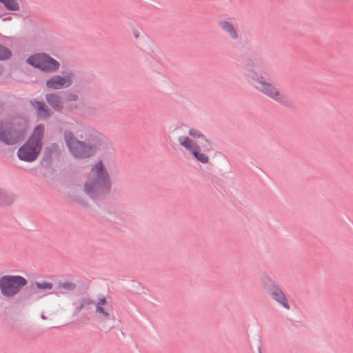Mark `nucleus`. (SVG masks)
<instances>
[{
    "label": "nucleus",
    "mask_w": 353,
    "mask_h": 353,
    "mask_svg": "<svg viewBox=\"0 0 353 353\" xmlns=\"http://www.w3.org/2000/svg\"><path fill=\"white\" fill-rule=\"evenodd\" d=\"M74 137L71 131H65L64 139L70 152L77 159H87L107 145L108 139L92 128H84Z\"/></svg>",
    "instance_id": "nucleus-1"
},
{
    "label": "nucleus",
    "mask_w": 353,
    "mask_h": 353,
    "mask_svg": "<svg viewBox=\"0 0 353 353\" xmlns=\"http://www.w3.org/2000/svg\"><path fill=\"white\" fill-rule=\"evenodd\" d=\"M92 175L84 184L85 193L94 203L99 204L111 193V177L102 161H99L90 170Z\"/></svg>",
    "instance_id": "nucleus-2"
},
{
    "label": "nucleus",
    "mask_w": 353,
    "mask_h": 353,
    "mask_svg": "<svg viewBox=\"0 0 353 353\" xmlns=\"http://www.w3.org/2000/svg\"><path fill=\"white\" fill-rule=\"evenodd\" d=\"M268 76L269 74L264 71L259 74L252 69L247 70V77L259 84V86L256 87L259 91L280 105L285 108H292L293 101L285 94L281 93L274 84L267 81Z\"/></svg>",
    "instance_id": "nucleus-3"
},
{
    "label": "nucleus",
    "mask_w": 353,
    "mask_h": 353,
    "mask_svg": "<svg viewBox=\"0 0 353 353\" xmlns=\"http://www.w3.org/2000/svg\"><path fill=\"white\" fill-rule=\"evenodd\" d=\"M27 122L22 117H16L8 121H0V142L7 145H13L22 141L27 132Z\"/></svg>",
    "instance_id": "nucleus-4"
},
{
    "label": "nucleus",
    "mask_w": 353,
    "mask_h": 353,
    "mask_svg": "<svg viewBox=\"0 0 353 353\" xmlns=\"http://www.w3.org/2000/svg\"><path fill=\"white\" fill-rule=\"evenodd\" d=\"M28 284V280L21 275H3L0 277V292L6 298L18 294Z\"/></svg>",
    "instance_id": "nucleus-5"
},
{
    "label": "nucleus",
    "mask_w": 353,
    "mask_h": 353,
    "mask_svg": "<svg viewBox=\"0 0 353 353\" xmlns=\"http://www.w3.org/2000/svg\"><path fill=\"white\" fill-rule=\"evenodd\" d=\"M26 61L34 68L46 73L56 72L60 68V63L58 61L44 52L31 55Z\"/></svg>",
    "instance_id": "nucleus-6"
},
{
    "label": "nucleus",
    "mask_w": 353,
    "mask_h": 353,
    "mask_svg": "<svg viewBox=\"0 0 353 353\" xmlns=\"http://www.w3.org/2000/svg\"><path fill=\"white\" fill-rule=\"evenodd\" d=\"M63 77L54 75L46 82V86L51 90H60L70 87L73 83L74 74L72 70L62 72Z\"/></svg>",
    "instance_id": "nucleus-7"
},
{
    "label": "nucleus",
    "mask_w": 353,
    "mask_h": 353,
    "mask_svg": "<svg viewBox=\"0 0 353 353\" xmlns=\"http://www.w3.org/2000/svg\"><path fill=\"white\" fill-rule=\"evenodd\" d=\"M42 148L26 141L17 150L18 158L23 161L32 163L37 159Z\"/></svg>",
    "instance_id": "nucleus-8"
},
{
    "label": "nucleus",
    "mask_w": 353,
    "mask_h": 353,
    "mask_svg": "<svg viewBox=\"0 0 353 353\" xmlns=\"http://www.w3.org/2000/svg\"><path fill=\"white\" fill-rule=\"evenodd\" d=\"M178 141L180 145L188 150L198 161L202 163H208L209 162L208 157L203 153H201L200 146L193 143L190 138L181 136L178 138Z\"/></svg>",
    "instance_id": "nucleus-9"
},
{
    "label": "nucleus",
    "mask_w": 353,
    "mask_h": 353,
    "mask_svg": "<svg viewBox=\"0 0 353 353\" xmlns=\"http://www.w3.org/2000/svg\"><path fill=\"white\" fill-rule=\"evenodd\" d=\"M63 148V145H59L57 143H52L48 147H46L44 149L40 165L45 168H50L52 165V156L54 154L59 156Z\"/></svg>",
    "instance_id": "nucleus-10"
},
{
    "label": "nucleus",
    "mask_w": 353,
    "mask_h": 353,
    "mask_svg": "<svg viewBox=\"0 0 353 353\" xmlns=\"http://www.w3.org/2000/svg\"><path fill=\"white\" fill-rule=\"evenodd\" d=\"M75 308L72 315L74 316L78 315L82 310L87 311L92 310L95 305V301L88 296H83L80 298L77 303H74Z\"/></svg>",
    "instance_id": "nucleus-11"
},
{
    "label": "nucleus",
    "mask_w": 353,
    "mask_h": 353,
    "mask_svg": "<svg viewBox=\"0 0 353 353\" xmlns=\"http://www.w3.org/2000/svg\"><path fill=\"white\" fill-rule=\"evenodd\" d=\"M53 288V284L52 283L48 281H42V282H32L31 284L26 287L25 289L26 293L27 294L26 297L29 298L32 295L36 294L38 290H52Z\"/></svg>",
    "instance_id": "nucleus-12"
},
{
    "label": "nucleus",
    "mask_w": 353,
    "mask_h": 353,
    "mask_svg": "<svg viewBox=\"0 0 353 353\" xmlns=\"http://www.w3.org/2000/svg\"><path fill=\"white\" fill-rule=\"evenodd\" d=\"M45 127L43 124H39L34 128V130L28 139V141L34 143L41 148L43 147V139L44 137Z\"/></svg>",
    "instance_id": "nucleus-13"
},
{
    "label": "nucleus",
    "mask_w": 353,
    "mask_h": 353,
    "mask_svg": "<svg viewBox=\"0 0 353 353\" xmlns=\"http://www.w3.org/2000/svg\"><path fill=\"white\" fill-rule=\"evenodd\" d=\"M30 103L37 110V117L39 119L46 120L50 117L52 113L43 101L33 99Z\"/></svg>",
    "instance_id": "nucleus-14"
},
{
    "label": "nucleus",
    "mask_w": 353,
    "mask_h": 353,
    "mask_svg": "<svg viewBox=\"0 0 353 353\" xmlns=\"http://www.w3.org/2000/svg\"><path fill=\"white\" fill-rule=\"evenodd\" d=\"M46 100L54 111L60 112L63 108L62 98L57 93L46 94Z\"/></svg>",
    "instance_id": "nucleus-15"
},
{
    "label": "nucleus",
    "mask_w": 353,
    "mask_h": 353,
    "mask_svg": "<svg viewBox=\"0 0 353 353\" xmlns=\"http://www.w3.org/2000/svg\"><path fill=\"white\" fill-rule=\"evenodd\" d=\"M269 295L274 301L281 305L283 308L286 310L290 309V305L288 303V299L280 287L272 292Z\"/></svg>",
    "instance_id": "nucleus-16"
},
{
    "label": "nucleus",
    "mask_w": 353,
    "mask_h": 353,
    "mask_svg": "<svg viewBox=\"0 0 353 353\" xmlns=\"http://www.w3.org/2000/svg\"><path fill=\"white\" fill-rule=\"evenodd\" d=\"M248 63H245L248 67H254L259 69H263L265 67V63L261 56L256 55L254 52H251L247 57Z\"/></svg>",
    "instance_id": "nucleus-17"
},
{
    "label": "nucleus",
    "mask_w": 353,
    "mask_h": 353,
    "mask_svg": "<svg viewBox=\"0 0 353 353\" xmlns=\"http://www.w3.org/2000/svg\"><path fill=\"white\" fill-rule=\"evenodd\" d=\"M261 285L268 294L280 287L274 279L267 274L263 275L261 278Z\"/></svg>",
    "instance_id": "nucleus-18"
},
{
    "label": "nucleus",
    "mask_w": 353,
    "mask_h": 353,
    "mask_svg": "<svg viewBox=\"0 0 353 353\" xmlns=\"http://www.w3.org/2000/svg\"><path fill=\"white\" fill-rule=\"evenodd\" d=\"M94 307L96 312L100 314V319L102 321L105 322L114 319V315L110 313L108 308L99 305H94Z\"/></svg>",
    "instance_id": "nucleus-19"
},
{
    "label": "nucleus",
    "mask_w": 353,
    "mask_h": 353,
    "mask_svg": "<svg viewBox=\"0 0 353 353\" xmlns=\"http://www.w3.org/2000/svg\"><path fill=\"white\" fill-rule=\"evenodd\" d=\"M0 3L9 11L18 12L21 10V6L18 0H0Z\"/></svg>",
    "instance_id": "nucleus-20"
},
{
    "label": "nucleus",
    "mask_w": 353,
    "mask_h": 353,
    "mask_svg": "<svg viewBox=\"0 0 353 353\" xmlns=\"http://www.w3.org/2000/svg\"><path fill=\"white\" fill-rule=\"evenodd\" d=\"M221 29L227 32L232 39H236L239 37L237 29L233 26V23H219Z\"/></svg>",
    "instance_id": "nucleus-21"
},
{
    "label": "nucleus",
    "mask_w": 353,
    "mask_h": 353,
    "mask_svg": "<svg viewBox=\"0 0 353 353\" xmlns=\"http://www.w3.org/2000/svg\"><path fill=\"white\" fill-rule=\"evenodd\" d=\"M14 196L0 188V205H8L13 203Z\"/></svg>",
    "instance_id": "nucleus-22"
},
{
    "label": "nucleus",
    "mask_w": 353,
    "mask_h": 353,
    "mask_svg": "<svg viewBox=\"0 0 353 353\" xmlns=\"http://www.w3.org/2000/svg\"><path fill=\"white\" fill-rule=\"evenodd\" d=\"M77 288V285L70 281H65V282H59L58 286L56 288V290H57V293H61L59 290L61 288L64 289L66 291L68 292H72L74 291Z\"/></svg>",
    "instance_id": "nucleus-23"
},
{
    "label": "nucleus",
    "mask_w": 353,
    "mask_h": 353,
    "mask_svg": "<svg viewBox=\"0 0 353 353\" xmlns=\"http://www.w3.org/2000/svg\"><path fill=\"white\" fill-rule=\"evenodd\" d=\"M105 212L108 215V219L111 221L119 223V221L123 220V214L122 213L111 211L109 209H106Z\"/></svg>",
    "instance_id": "nucleus-24"
},
{
    "label": "nucleus",
    "mask_w": 353,
    "mask_h": 353,
    "mask_svg": "<svg viewBox=\"0 0 353 353\" xmlns=\"http://www.w3.org/2000/svg\"><path fill=\"white\" fill-rule=\"evenodd\" d=\"M12 57L11 50L7 47L0 44V60H6Z\"/></svg>",
    "instance_id": "nucleus-25"
},
{
    "label": "nucleus",
    "mask_w": 353,
    "mask_h": 353,
    "mask_svg": "<svg viewBox=\"0 0 353 353\" xmlns=\"http://www.w3.org/2000/svg\"><path fill=\"white\" fill-rule=\"evenodd\" d=\"M130 291L134 294H141L144 293L143 287L137 281H132Z\"/></svg>",
    "instance_id": "nucleus-26"
},
{
    "label": "nucleus",
    "mask_w": 353,
    "mask_h": 353,
    "mask_svg": "<svg viewBox=\"0 0 353 353\" xmlns=\"http://www.w3.org/2000/svg\"><path fill=\"white\" fill-rule=\"evenodd\" d=\"M202 141H203L204 142H201V144L204 152H209L213 150V145L210 140L205 137V139H203Z\"/></svg>",
    "instance_id": "nucleus-27"
},
{
    "label": "nucleus",
    "mask_w": 353,
    "mask_h": 353,
    "mask_svg": "<svg viewBox=\"0 0 353 353\" xmlns=\"http://www.w3.org/2000/svg\"><path fill=\"white\" fill-rule=\"evenodd\" d=\"M188 134L193 138L200 139L201 141L205 137L200 131L195 129H190L188 131Z\"/></svg>",
    "instance_id": "nucleus-28"
},
{
    "label": "nucleus",
    "mask_w": 353,
    "mask_h": 353,
    "mask_svg": "<svg viewBox=\"0 0 353 353\" xmlns=\"http://www.w3.org/2000/svg\"><path fill=\"white\" fill-rule=\"evenodd\" d=\"M133 34L135 38H139L140 36V33L142 31L141 28L139 26V23H136L135 26L132 27Z\"/></svg>",
    "instance_id": "nucleus-29"
},
{
    "label": "nucleus",
    "mask_w": 353,
    "mask_h": 353,
    "mask_svg": "<svg viewBox=\"0 0 353 353\" xmlns=\"http://www.w3.org/2000/svg\"><path fill=\"white\" fill-rule=\"evenodd\" d=\"M66 99L68 101H77L79 99V96L73 92H70L67 94Z\"/></svg>",
    "instance_id": "nucleus-30"
},
{
    "label": "nucleus",
    "mask_w": 353,
    "mask_h": 353,
    "mask_svg": "<svg viewBox=\"0 0 353 353\" xmlns=\"http://www.w3.org/2000/svg\"><path fill=\"white\" fill-rule=\"evenodd\" d=\"M108 303V301L106 298L102 295L101 298H99V300L97 303H95V305H99L101 306H105Z\"/></svg>",
    "instance_id": "nucleus-31"
},
{
    "label": "nucleus",
    "mask_w": 353,
    "mask_h": 353,
    "mask_svg": "<svg viewBox=\"0 0 353 353\" xmlns=\"http://www.w3.org/2000/svg\"><path fill=\"white\" fill-rule=\"evenodd\" d=\"M78 202L83 207H87L88 206V203L85 201H84L83 199H79L78 201Z\"/></svg>",
    "instance_id": "nucleus-32"
},
{
    "label": "nucleus",
    "mask_w": 353,
    "mask_h": 353,
    "mask_svg": "<svg viewBox=\"0 0 353 353\" xmlns=\"http://www.w3.org/2000/svg\"><path fill=\"white\" fill-rule=\"evenodd\" d=\"M5 11L2 6H0V18L4 15Z\"/></svg>",
    "instance_id": "nucleus-33"
},
{
    "label": "nucleus",
    "mask_w": 353,
    "mask_h": 353,
    "mask_svg": "<svg viewBox=\"0 0 353 353\" xmlns=\"http://www.w3.org/2000/svg\"><path fill=\"white\" fill-rule=\"evenodd\" d=\"M103 327L104 328H106L109 331V330H110L114 327V325H107V326H105V325H103Z\"/></svg>",
    "instance_id": "nucleus-34"
},
{
    "label": "nucleus",
    "mask_w": 353,
    "mask_h": 353,
    "mask_svg": "<svg viewBox=\"0 0 353 353\" xmlns=\"http://www.w3.org/2000/svg\"><path fill=\"white\" fill-rule=\"evenodd\" d=\"M4 104L3 102L0 101V110H2L3 108Z\"/></svg>",
    "instance_id": "nucleus-35"
},
{
    "label": "nucleus",
    "mask_w": 353,
    "mask_h": 353,
    "mask_svg": "<svg viewBox=\"0 0 353 353\" xmlns=\"http://www.w3.org/2000/svg\"><path fill=\"white\" fill-rule=\"evenodd\" d=\"M41 317L42 319H46V316L44 314H41Z\"/></svg>",
    "instance_id": "nucleus-36"
},
{
    "label": "nucleus",
    "mask_w": 353,
    "mask_h": 353,
    "mask_svg": "<svg viewBox=\"0 0 353 353\" xmlns=\"http://www.w3.org/2000/svg\"><path fill=\"white\" fill-rule=\"evenodd\" d=\"M259 353H261L260 347L259 348Z\"/></svg>",
    "instance_id": "nucleus-37"
}]
</instances>
